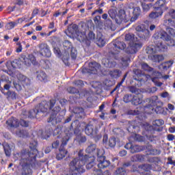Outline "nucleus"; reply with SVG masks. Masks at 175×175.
<instances>
[{"instance_id":"f257e3e1","label":"nucleus","mask_w":175,"mask_h":175,"mask_svg":"<svg viewBox=\"0 0 175 175\" xmlns=\"http://www.w3.org/2000/svg\"><path fill=\"white\" fill-rule=\"evenodd\" d=\"M152 124V125H150V124L145 123L142 125L144 129L143 135L151 143H157L158 135H155V132H162L163 131L162 125L165 124V120L157 119L153 120Z\"/></svg>"},{"instance_id":"f03ea898","label":"nucleus","mask_w":175,"mask_h":175,"mask_svg":"<svg viewBox=\"0 0 175 175\" xmlns=\"http://www.w3.org/2000/svg\"><path fill=\"white\" fill-rule=\"evenodd\" d=\"M79 130V120H76L72 122L70 126V131L65 133V135L62 139V144L59 148V153L56 155V159L57 161H61L66 157L68 154V150L65 149V146L68 144V142L70 140V137L73 136V133L76 134Z\"/></svg>"},{"instance_id":"7ed1b4c3","label":"nucleus","mask_w":175,"mask_h":175,"mask_svg":"<svg viewBox=\"0 0 175 175\" xmlns=\"http://www.w3.org/2000/svg\"><path fill=\"white\" fill-rule=\"evenodd\" d=\"M38 147V142L36 141H31L29 144L30 150L27 149H23L19 153H16L14 157L16 158V159H21V162L24 163L23 165H28L32 161H36V157H38V154H39V150L36 149Z\"/></svg>"},{"instance_id":"20e7f679","label":"nucleus","mask_w":175,"mask_h":175,"mask_svg":"<svg viewBox=\"0 0 175 175\" xmlns=\"http://www.w3.org/2000/svg\"><path fill=\"white\" fill-rule=\"evenodd\" d=\"M88 161V156L84 155V150H80L78 157L75 158L69 163L70 170L72 171L70 175H81V173H84V165Z\"/></svg>"},{"instance_id":"39448f33","label":"nucleus","mask_w":175,"mask_h":175,"mask_svg":"<svg viewBox=\"0 0 175 175\" xmlns=\"http://www.w3.org/2000/svg\"><path fill=\"white\" fill-rule=\"evenodd\" d=\"M125 49H126V44L116 39L109 44V53L111 55H117V54H120Z\"/></svg>"},{"instance_id":"423d86ee","label":"nucleus","mask_w":175,"mask_h":175,"mask_svg":"<svg viewBox=\"0 0 175 175\" xmlns=\"http://www.w3.org/2000/svg\"><path fill=\"white\" fill-rule=\"evenodd\" d=\"M60 111L61 107L59 106L55 107L51 111L50 118L47 120V122H51L52 125H57V124L62 122L64 117L57 116Z\"/></svg>"},{"instance_id":"0eeeda50","label":"nucleus","mask_w":175,"mask_h":175,"mask_svg":"<svg viewBox=\"0 0 175 175\" xmlns=\"http://www.w3.org/2000/svg\"><path fill=\"white\" fill-rule=\"evenodd\" d=\"M136 35L139 36L142 40H148L150 39L151 34L150 33V30L147 29L145 25L142 24L136 27Z\"/></svg>"},{"instance_id":"6e6552de","label":"nucleus","mask_w":175,"mask_h":175,"mask_svg":"<svg viewBox=\"0 0 175 175\" xmlns=\"http://www.w3.org/2000/svg\"><path fill=\"white\" fill-rule=\"evenodd\" d=\"M98 126V121L96 120H93L87 124L85 128V133L88 136H94L98 133V129H96Z\"/></svg>"},{"instance_id":"1a4fd4ad","label":"nucleus","mask_w":175,"mask_h":175,"mask_svg":"<svg viewBox=\"0 0 175 175\" xmlns=\"http://www.w3.org/2000/svg\"><path fill=\"white\" fill-rule=\"evenodd\" d=\"M157 100H158V97L157 96H152L150 98H147L146 102H148L149 104L144 106L145 113L148 114H152L154 113V106L157 105Z\"/></svg>"},{"instance_id":"9d476101","label":"nucleus","mask_w":175,"mask_h":175,"mask_svg":"<svg viewBox=\"0 0 175 175\" xmlns=\"http://www.w3.org/2000/svg\"><path fill=\"white\" fill-rule=\"evenodd\" d=\"M100 69V64L96 62L89 63L88 68H84L82 69L83 73H90V75H96L98 70Z\"/></svg>"},{"instance_id":"9b49d317","label":"nucleus","mask_w":175,"mask_h":175,"mask_svg":"<svg viewBox=\"0 0 175 175\" xmlns=\"http://www.w3.org/2000/svg\"><path fill=\"white\" fill-rule=\"evenodd\" d=\"M14 159H15V161H20V164L23 167V170L22 172V175L32 174V169H31V167L29 166H30V165H32V163H33V162H35V161H29L30 163H29L28 164H25L26 162L25 161L23 163H22L21 159H17V157H14Z\"/></svg>"},{"instance_id":"f8f14e48","label":"nucleus","mask_w":175,"mask_h":175,"mask_svg":"<svg viewBox=\"0 0 175 175\" xmlns=\"http://www.w3.org/2000/svg\"><path fill=\"white\" fill-rule=\"evenodd\" d=\"M133 79L136 81H143V82L146 81L147 75L143 73V71H142V70L135 68L133 70Z\"/></svg>"},{"instance_id":"ddd939ff","label":"nucleus","mask_w":175,"mask_h":175,"mask_svg":"<svg viewBox=\"0 0 175 175\" xmlns=\"http://www.w3.org/2000/svg\"><path fill=\"white\" fill-rule=\"evenodd\" d=\"M166 5H167L166 0H157L153 4V9L156 11H161L163 12L165 10H167L169 9Z\"/></svg>"},{"instance_id":"4468645a","label":"nucleus","mask_w":175,"mask_h":175,"mask_svg":"<svg viewBox=\"0 0 175 175\" xmlns=\"http://www.w3.org/2000/svg\"><path fill=\"white\" fill-rule=\"evenodd\" d=\"M164 25L166 27V31L168 32L171 36H175V30L174 29L170 27H174L175 28V19L172 20V19H165L164 20Z\"/></svg>"},{"instance_id":"2eb2a0df","label":"nucleus","mask_w":175,"mask_h":175,"mask_svg":"<svg viewBox=\"0 0 175 175\" xmlns=\"http://www.w3.org/2000/svg\"><path fill=\"white\" fill-rule=\"evenodd\" d=\"M143 47L142 43L134 42L132 45H130L126 48L125 53L129 55L136 54L138 50H140Z\"/></svg>"},{"instance_id":"dca6fc26","label":"nucleus","mask_w":175,"mask_h":175,"mask_svg":"<svg viewBox=\"0 0 175 175\" xmlns=\"http://www.w3.org/2000/svg\"><path fill=\"white\" fill-rule=\"evenodd\" d=\"M39 49L40 54L42 55V57H46V58H50V57H51V51H50V46H49L47 44H40Z\"/></svg>"},{"instance_id":"f3484780","label":"nucleus","mask_w":175,"mask_h":175,"mask_svg":"<svg viewBox=\"0 0 175 175\" xmlns=\"http://www.w3.org/2000/svg\"><path fill=\"white\" fill-rule=\"evenodd\" d=\"M72 116L75 117L77 120L84 118L85 117V111H84V108L83 107H75L72 109Z\"/></svg>"},{"instance_id":"a211bd4d","label":"nucleus","mask_w":175,"mask_h":175,"mask_svg":"<svg viewBox=\"0 0 175 175\" xmlns=\"http://www.w3.org/2000/svg\"><path fill=\"white\" fill-rule=\"evenodd\" d=\"M97 161L98 162V167L100 170L106 169V167H109L111 165L110 161L106 160V157L97 158Z\"/></svg>"},{"instance_id":"6ab92c4d","label":"nucleus","mask_w":175,"mask_h":175,"mask_svg":"<svg viewBox=\"0 0 175 175\" xmlns=\"http://www.w3.org/2000/svg\"><path fill=\"white\" fill-rule=\"evenodd\" d=\"M102 65L105 68H115L117 62L114 61V59L104 58L102 59Z\"/></svg>"},{"instance_id":"aec40b11","label":"nucleus","mask_w":175,"mask_h":175,"mask_svg":"<svg viewBox=\"0 0 175 175\" xmlns=\"http://www.w3.org/2000/svg\"><path fill=\"white\" fill-rule=\"evenodd\" d=\"M36 109H37V111H39V114H42V113H47L49 111V104L46 102H43L38 104Z\"/></svg>"},{"instance_id":"412c9836","label":"nucleus","mask_w":175,"mask_h":175,"mask_svg":"<svg viewBox=\"0 0 175 175\" xmlns=\"http://www.w3.org/2000/svg\"><path fill=\"white\" fill-rule=\"evenodd\" d=\"M6 124L8 125V128H18L20 126V122L18 120L15 118L14 117L10 118L9 120L6 121Z\"/></svg>"},{"instance_id":"4be33fe9","label":"nucleus","mask_w":175,"mask_h":175,"mask_svg":"<svg viewBox=\"0 0 175 175\" xmlns=\"http://www.w3.org/2000/svg\"><path fill=\"white\" fill-rule=\"evenodd\" d=\"M23 58V62L27 65V66H29L31 64H35L36 62V57L32 54L28 55L27 57L26 56L22 57Z\"/></svg>"},{"instance_id":"5701e85b","label":"nucleus","mask_w":175,"mask_h":175,"mask_svg":"<svg viewBox=\"0 0 175 175\" xmlns=\"http://www.w3.org/2000/svg\"><path fill=\"white\" fill-rule=\"evenodd\" d=\"M145 150L148 155H159L161 150L152 148V145L148 144L145 146Z\"/></svg>"},{"instance_id":"b1692460","label":"nucleus","mask_w":175,"mask_h":175,"mask_svg":"<svg viewBox=\"0 0 175 175\" xmlns=\"http://www.w3.org/2000/svg\"><path fill=\"white\" fill-rule=\"evenodd\" d=\"M142 13V10L140 9V7H135L133 9V16L131 18V23H135L136 20L139 18V16H140Z\"/></svg>"},{"instance_id":"393cba45","label":"nucleus","mask_w":175,"mask_h":175,"mask_svg":"<svg viewBox=\"0 0 175 175\" xmlns=\"http://www.w3.org/2000/svg\"><path fill=\"white\" fill-rule=\"evenodd\" d=\"M168 110L169 109L167 107L157 106L156 109L154 108L153 110V113H156V114H161V116H167Z\"/></svg>"},{"instance_id":"a878e982","label":"nucleus","mask_w":175,"mask_h":175,"mask_svg":"<svg viewBox=\"0 0 175 175\" xmlns=\"http://www.w3.org/2000/svg\"><path fill=\"white\" fill-rule=\"evenodd\" d=\"M67 31L70 36H76V34L79 32V25L76 24L70 25Z\"/></svg>"},{"instance_id":"bb28decb","label":"nucleus","mask_w":175,"mask_h":175,"mask_svg":"<svg viewBox=\"0 0 175 175\" xmlns=\"http://www.w3.org/2000/svg\"><path fill=\"white\" fill-rule=\"evenodd\" d=\"M95 39V33L94 31H90L86 36L85 38V45L87 47H90L91 46V42H94V40Z\"/></svg>"},{"instance_id":"cd10ccee","label":"nucleus","mask_w":175,"mask_h":175,"mask_svg":"<svg viewBox=\"0 0 175 175\" xmlns=\"http://www.w3.org/2000/svg\"><path fill=\"white\" fill-rule=\"evenodd\" d=\"M5 96H6L8 100H16L17 98H18V94L16 93V92L13 90H10L4 93Z\"/></svg>"},{"instance_id":"c85d7f7f","label":"nucleus","mask_w":175,"mask_h":175,"mask_svg":"<svg viewBox=\"0 0 175 175\" xmlns=\"http://www.w3.org/2000/svg\"><path fill=\"white\" fill-rule=\"evenodd\" d=\"M18 81L21 83V84H22V85H23V87L25 85H29V84H31V79L23 75H19Z\"/></svg>"},{"instance_id":"c756f323","label":"nucleus","mask_w":175,"mask_h":175,"mask_svg":"<svg viewBox=\"0 0 175 175\" xmlns=\"http://www.w3.org/2000/svg\"><path fill=\"white\" fill-rule=\"evenodd\" d=\"M146 159V155L137 154L131 157V162H144Z\"/></svg>"},{"instance_id":"7c9ffc66","label":"nucleus","mask_w":175,"mask_h":175,"mask_svg":"<svg viewBox=\"0 0 175 175\" xmlns=\"http://www.w3.org/2000/svg\"><path fill=\"white\" fill-rule=\"evenodd\" d=\"M121 64L124 68L129 66V62H131V56L129 55H124L120 59Z\"/></svg>"},{"instance_id":"2f4dec72","label":"nucleus","mask_w":175,"mask_h":175,"mask_svg":"<svg viewBox=\"0 0 175 175\" xmlns=\"http://www.w3.org/2000/svg\"><path fill=\"white\" fill-rule=\"evenodd\" d=\"M146 150V146H139V145H133L131 148V150L130 152L131 154H136V152H142V151H144Z\"/></svg>"},{"instance_id":"473e14b6","label":"nucleus","mask_w":175,"mask_h":175,"mask_svg":"<svg viewBox=\"0 0 175 175\" xmlns=\"http://www.w3.org/2000/svg\"><path fill=\"white\" fill-rule=\"evenodd\" d=\"M37 79L39 81H43L44 83H47V74L44 71L37 72Z\"/></svg>"},{"instance_id":"72a5a7b5","label":"nucleus","mask_w":175,"mask_h":175,"mask_svg":"<svg viewBox=\"0 0 175 175\" xmlns=\"http://www.w3.org/2000/svg\"><path fill=\"white\" fill-rule=\"evenodd\" d=\"M156 50L157 51H167V45L163 44V42H158L156 43Z\"/></svg>"},{"instance_id":"f704fd0d","label":"nucleus","mask_w":175,"mask_h":175,"mask_svg":"<svg viewBox=\"0 0 175 175\" xmlns=\"http://www.w3.org/2000/svg\"><path fill=\"white\" fill-rule=\"evenodd\" d=\"M108 14L113 20H116L117 17H119V18H122V15H117V10L116 9L111 8L109 10Z\"/></svg>"},{"instance_id":"c9c22d12","label":"nucleus","mask_w":175,"mask_h":175,"mask_svg":"<svg viewBox=\"0 0 175 175\" xmlns=\"http://www.w3.org/2000/svg\"><path fill=\"white\" fill-rule=\"evenodd\" d=\"M131 103L132 105H134V106H139V105H142V103H143V98L139 95L133 96Z\"/></svg>"},{"instance_id":"e433bc0d","label":"nucleus","mask_w":175,"mask_h":175,"mask_svg":"<svg viewBox=\"0 0 175 175\" xmlns=\"http://www.w3.org/2000/svg\"><path fill=\"white\" fill-rule=\"evenodd\" d=\"M75 36L77 37V40H79V42H83V43L85 44V32H81L80 31H78Z\"/></svg>"},{"instance_id":"4c0bfd02","label":"nucleus","mask_w":175,"mask_h":175,"mask_svg":"<svg viewBox=\"0 0 175 175\" xmlns=\"http://www.w3.org/2000/svg\"><path fill=\"white\" fill-rule=\"evenodd\" d=\"M141 6L142 8L143 12H149L150 9L153 8L152 3H146V2L143 1L142 0L140 1Z\"/></svg>"},{"instance_id":"58836bf2","label":"nucleus","mask_w":175,"mask_h":175,"mask_svg":"<svg viewBox=\"0 0 175 175\" xmlns=\"http://www.w3.org/2000/svg\"><path fill=\"white\" fill-rule=\"evenodd\" d=\"M39 113L40 112H39V111H38L36 107L35 109H31L29 111V118H37V117L38 116H40Z\"/></svg>"},{"instance_id":"ea45409f","label":"nucleus","mask_w":175,"mask_h":175,"mask_svg":"<svg viewBox=\"0 0 175 175\" xmlns=\"http://www.w3.org/2000/svg\"><path fill=\"white\" fill-rule=\"evenodd\" d=\"M96 150H97L96 144H92L87 147L85 149V152H87V154H94Z\"/></svg>"},{"instance_id":"a19ab883","label":"nucleus","mask_w":175,"mask_h":175,"mask_svg":"<svg viewBox=\"0 0 175 175\" xmlns=\"http://www.w3.org/2000/svg\"><path fill=\"white\" fill-rule=\"evenodd\" d=\"M109 75L112 77V79H118L121 76V72L120 70H113L109 71Z\"/></svg>"},{"instance_id":"79ce46f5","label":"nucleus","mask_w":175,"mask_h":175,"mask_svg":"<svg viewBox=\"0 0 175 175\" xmlns=\"http://www.w3.org/2000/svg\"><path fill=\"white\" fill-rule=\"evenodd\" d=\"M150 57L152 61H153V62H161L164 59L163 55H150Z\"/></svg>"},{"instance_id":"37998d69","label":"nucleus","mask_w":175,"mask_h":175,"mask_svg":"<svg viewBox=\"0 0 175 175\" xmlns=\"http://www.w3.org/2000/svg\"><path fill=\"white\" fill-rule=\"evenodd\" d=\"M146 54H149V55H152L157 53V47L154 46H148L146 49Z\"/></svg>"},{"instance_id":"c03bdc74","label":"nucleus","mask_w":175,"mask_h":175,"mask_svg":"<svg viewBox=\"0 0 175 175\" xmlns=\"http://www.w3.org/2000/svg\"><path fill=\"white\" fill-rule=\"evenodd\" d=\"M4 150V152L6 155V157H10L12 154V150L10 149V146H9L8 144H2Z\"/></svg>"},{"instance_id":"a18cd8bd","label":"nucleus","mask_w":175,"mask_h":175,"mask_svg":"<svg viewBox=\"0 0 175 175\" xmlns=\"http://www.w3.org/2000/svg\"><path fill=\"white\" fill-rule=\"evenodd\" d=\"M162 14H163V11L152 12L149 17L150 18H158V17H161Z\"/></svg>"},{"instance_id":"49530a36","label":"nucleus","mask_w":175,"mask_h":175,"mask_svg":"<svg viewBox=\"0 0 175 175\" xmlns=\"http://www.w3.org/2000/svg\"><path fill=\"white\" fill-rule=\"evenodd\" d=\"M138 169L144 170V172H150L152 169L151 164H142L138 166Z\"/></svg>"},{"instance_id":"de8ad7c7","label":"nucleus","mask_w":175,"mask_h":175,"mask_svg":"<svg viewBox=\"0 0 175 175\" xmlns=\"http://www.w3.org/2000/svg\"><path fill=\"white\" fill-rule=\"evenodd\" d=\"M173 65V61L170 60L168 62H165L161 64V66L163 69V70H167V69H170V68H172Z\"/></svg>"},{"instance_id":"09e8293b","label":"nucleus","mask_w":175,"mask_h":175,"mask_svg":"<svg viewBox=\"0 0 175 175\" xmlns=\"http://www.w3.org/2000/svg\"><path fill=\"white\" fill-rule=\"evenodd\" d=\"M133 99V95L131 94H125L123 96V101L124 102V103H129L131 102L132 103Z\"/></svg>"},{"instance_id":"8fccbe9b","label":"nucleus","mask_w":175,"mask_h":175,"mask_svg":"<svg viewBox=\"0 0 175 175\" xmlns=\"http://www.w3.org/2000/svg\"><path fill=\"white\" fill-rule=\"evenodd\" d=\"M93 171L94 172V174L97 175H111L109 170H106L103 173H102V170L100 169H93Z\"/></svg>"},{"instance_id":"3c124183","label":"nucleus","mask_w":175,"mask_h":175,"mask_svg":"<svg viewBox=\"0 0 175 175\" xmlns=\"http://www.w3.org/2000/svg\"><path fill=\"white\" fill-rule=\"evenodd\" d=\"M116 144H117V139H116V137L109 138V142H108L109 147H110L111 148H114V147H116Z\"/></svg>"},{"instance_id":"603ef678","label":"nucleus","mask_w":175,"mask_h":175,"mask_svg":"<svg viewBox=\"0 0 175 175\" xmlns=\"http://www.w3.org/2000/svg\"><path fill=\"white\" fill-rule=\"evenodd\" d=\"M115 174L116 175H126V170L123 167H118L115 171Z\"/></svg>"},{"instance_id":"864d4df0","label":"nucleus","mask_w":175,"mask_h":175,"mask_svg":"<svg viewBox=\"0 0 175 175\" xmlns=\"http://www.w3.org/2000/svg\"><path fill=\"white\" fill-rule=\"evenodd\" d=\"M16 135L19 136V137H28L29 136V133H28V131L26 130H20Z\"/></svg>"},{"instance_id":"5fc2aeb1","label":"nucleus","mask_w":175,"mask_h":175,"mask_svg":"<svg viewBox=\"0 0 175 175\" xmlns=\"http://www.w3.org/2000/svg\"><path fill=\"white\" fill-rule=\"evenodd\" d=\"M169 17H172V18H174L173 20H175V10L172 9L169 11L168 15H165L164 17V20H170Z\"/></svg>"},{"instance_id":"6e6d98bb","label":"nucleus","mask_w":175,"mask_h":175,"mask_svg":"<svg viewBox=\"0 0 175 175\" xmlns=\"http://www.w3.org/2000/svg\"><path fill=\"white\" fill-rule=\"evenodd\" d=\"M141 66H142V69H143V70H145L146 72L154 71V68L148 66L147 63H143Z\"/></svg>"},{"instance_id":"4d7b16f0","label":"nucleus","mask_w":175,"mask_h":175,"mask_svg":"<svg viewBox=\"0 0 175 175\" xmlns=\"http://www.w3.org/2000/svg\"><path fill=\"white\" fill-rule=\"evenodd\" d=\"M63 46L64 47V50H72V49H73L72 42H70L69 40H66L63 43Z\"/></svg>"},{"instance_id":"13d9d810","label":"nucleus","mask_w":175,"mask_h":175,"mask_svg":"<svg viewBox=\"0 0 175 175\" xmlns=\"http://www.w3.org/2000/svg\"><path fill=\"white\" fill-rule=\"evenodd\" d=\"M142 125V123L136 121V120H133L131 122V124L129 126V128H133V129H136V128H139Z\"/></svg>"},{"instance_id":"bf43d9fd","label":"nucleus","mask_w":175,"mask_h":175,"mask_svg":"<svg viewBox=\"0 0 175 175\" xmlns=\"http://www.w3.org/2000/svg\"><path fill=\"white\" fill-rule=\"evenodd\" d=\"M96 156L97 158H105L106 157H105V150L103 149H99L97 148L96 149Z\"/></svg>"},{"instance_id":"052dcab7","label":"nucleus","mask_w":175,"mask_h":175,"mask_svg":"<svg viewBox=\"0 0 175 175\" xmlns=\"http://www.w3.org/2000/svg\"><path fill=\"white\" fill-rule=\"evenodd\" d=\"M125 40L126 42H135V34H131V33L126 34Z\"/></svg>"},{"instance_id":"680f3d73","label":"nucleus","mask_w":175,"mask_h":175,"mask_svg":"<svg viewBox=\"0 0 175 175\" xmlns=\"http://www.w3.org/2000/svg\"><path fill=\"white\" fill-rule=\"evenodd\" d=\"M16 25H17V23H16V22H10V23L6 24L5 29H8L9 31H10V29H13V28H14V27H16Z\"/></svg>"},{"instance_id":"e2e57ef3","label":"nucleus","mask_w":175,"mask_h":175,"mask_svg":"<svg viewBox=\"0 0 175 175\" xmlns=\"http://www.w3.org/2000/svg\"><path fill=\"white\" fill-rule=\"evenodd\" d=\"M166 42L167 46H169L170 47H175V40L174 39L172 38V36H170V38H168Z\"/></svg>"},{"instance_id":"0e129e2a","label":"nucleus","mask_w":175,"mask_h":175,"mask_svg":"<svg viewBox=\"0 0 175 175\" xmlns=\"http://www.w3.org/2000/svg\"><path fill=\"white\" fill-rule=\"evenodd\" d=\"M162 40H165V42L167 40H169L170 36L167 34V33L165 31H161V37Z\"/></svg>"},{"instance_id":"69168bd1","label":"nucleus","mask_w":175,"mask_h":175,"mask_svg":"<svg viewBox=\"0 0 175 175\" xmlns=\"http://www.w3.org/2000/svg\"><path fill=\"white\" fill-rule=\"evenodd\" d=\"M68 94H79V89L75 87H69L67 88Z\"/></svg>"},{"instance_id":"338daca9","label":"nucleus","mask_w":175,"mask_h":175,"mask_svg":"<svg viewBox=\"0 0 175 175\" xmlns=\"http://www.w3.org/2000/svg\"><path fill=\"white\" fill-rule=\"evenodd\" d=\"M103 85L105 87H113V85H114V82H113V81L110 80V79H105L103 81Z\"/></svg>"},{"instance_id":"774afa93","label":"nucleus","mask_w":175,"mask_h":175,"mask_svg":"<svg viewBox=\"0 0 175 175\" xmlns=\"http://www.w3.org/2000/svg\"><path fill=\"white\" fill-rule=\"evenodd\" d=\"M97 44L99 47H103L106 44V41L103 38L100 37L97 40Z\"/></svg>"}]
</instances>
